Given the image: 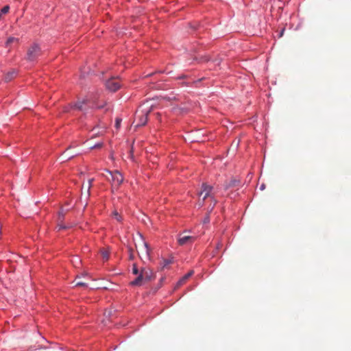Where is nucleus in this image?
Instances as JSON below:
<instances>
[{"label":"nucleus","mask_w":351,"mask_h":351,"mask_svg":"<svg viewBox=\"0 0 351 351\" xmlns=\"http://www.w3.org/2000/svg\"><path fill=\"white\" fill-rule=\"evenodd\" d=\"M213 191L214 188L212 186L208 185L206 183L202 184L201 191L198 193L199 197H202V199L201 200L199 199L198 201L199 207H202L204 205V201L209 197L210 198L211 204L208 208L210 209V211H211L213 209L217 203V200L215 199L214 197L215 192Z\"/></svg>","instance_id":"f257e3e1"},{"label":"nucleus","mask_w":351,"mask_h":351,"mask_svg":"<svg viewBox=\"0 0 351 351\" xmlns=\"http://www.w3.org/2000/svg\"><path fill=\"white\" fill-rule=\"evenodd\" d=\"M152 110V106L148 109L138 110L136 112L133 124L135 123V127L143 126L147 121V116Z\"/></svg>","instance_id":"f03ea898"},{"label":"nucleus","mask_w":351,"mask_h":351,"mask_svg":"<svg viewBox=\"0 0 351 351\" xmlns=\"http://www.w3.org/2000/svg\"><path fill=\"white\" fill-rule=\"evenodd\" d=\"M42 55L40 47L37 43L31 45L27 50V60L29 61H34Z\"/></svg>","instance_id":"7ed1b4c3"},{"label":"nucleus","mask_w":351,"mask_h":351,"mask_svg":"<svg viewBox=\"0 0 351 351\" xmlns=\"http://www.w3.org/2000/svg\"><path fill=\"white\" fill-rule=\"evenodd\" d=\"M68 210L69 209L67 208H62L58 212L56 226V229L58 230V231H60L61 230H67L73 227V224H64V217Z\"/></svg>","instance_id":"20e7f679"},{"label":"nucleus","mask_w":351,"mask_h":351,"mask_svg":"<svg viewBox=\"0 0 351 351\" xmlns=\"http://www.w3.org/2000/svg\"><path fill=\"white\" fill-rule=\"evenodd\" d=\"M106 173L112 178V185L118 187L123 181V177L118 171L113 172L106 171Z\"/></svg>","instance_id":"39448f33"},{"label":"nucleus","mask_w":351,"mask_h":351,"mask_svg":"<svg viewBox=\"0 0 351 351\" xmlns=\"http://www.w3.org/2000/svg\"><path fill=\"white\" fill-rule=\"evenodd\" d=\"M106 87L112 92H115L121 87L119 79L118 77H112L106 82Z\"/></svg>","instance_id":"423d86ee"},{"label":"nucleus","mask_w":351,"mask_h":351,"mask_svg":"<svg viewBox=\"0 0 351 351\" xmlns=\"http://www.w3.org/2000/svg\"><path fill=\"white\" fill-rule=\"evenodd\" d=\"M147 282V281L145 280V278H144L142 272L140 271V274H138V276L130 282V285L132 286H141Z\"/></svg>","instance_id":"0eeeda50"},{"label":"nucleus","mask_w":351,"mask_h":351,"mask_svg":"<svg viewBox=\"0 0 351 351\" xmlns=\"http://www.w3.org/2000/svg\"><path fill=\"white\" fill-rule=\"evenodd\" d=\"M193 241H194V238L191 236L180 235L178 238V243L180 245H184L187 243H191L192 242H193Z\"/></svg>","instance_id":"6e6552de"},{"label":"nucleus","mask_w":351,"mask_h":351,"mask_svg":"<svg viewBox=\"0 0 351 351\" xmlns=\"http://www.w3.org/2000/svg\"><path fill=\"white\" fill-rule=\"evenodd\" d=\"M150 253V248L147 243H143V247L141 249V251L138 252V254L140 256L143 255L144 257L149 258Z\"/></svg>","instance_id":"1a4fd4ad"},{"label":"nucleus","mask_w":351,"mask_h":351,"mask_svg":"<svg viewBox=\"0 0 351 351\" xmlns=\"http://www.w3.org/2000/svg\"><path fill=\"white\" fill-rule=\"evenodd\" d=\"M141 271L142 272L144 278H145V280L147 282L149 281L153 276L152 271L149 268H143L141 269Z\"/></svg>","instance_id":"9d476101"},{"label":"nucleus","mask_w":351,"mask_h":351,"mask_svg":"<svg viewBox=\"0 0 351 351\" xmlns=\"http://www.w3.org/2000/svg\"><path fill=\"white\" fill-rule=\"evenodd\" d=\"M87 99H83L80 101H78L77 103H75L73 106V108L80 110H84L85 108H84V105L86 104L88 102Z\"/></svg>","instance_id":"9b49d317"},{"label":"nucleus","mask_w":351,"mask_h":351,"mask_svg":"<svg viewBox=\"0 0 351 351\" xmlns=\"http://www.w3.org/2000/svg\"><path fill=\"white\" fill-rule=\"evenodd\" d=\"M193 274V271H191L190 272H189L188 274H186V275H184L178 282V286H181L183 284L185 283V282L186 281V280L191 277Z\"/></svg>","instance_id":"f8f14e48"},{"label":"nucleus","mask_w":351,"mask_h":351,"mask_svg":"<svg viewBox=\"0 0 351 351\" xmlns=\"http://www.w3.org/2000/svg\"><path fill=\"white\" fill-rule=\"evenodd\" d=\"M101 254L104 261H108L110 256L109 250L108 248H104L101 250Z\"/></svg>","instance_id":"ddd939ff"},{"label":"nucleus","mask_w":351,"mask_h":351,"mask_svg":"<svg viewBox=\"0 0 351 351\" xmlns=\"http://www.w3.org/2000/svg\"><path fill=\"white\" fill-rule=\"evenodd\" d=\"M16 75V73L15 71H12L10 72H8L5 75V82H10L11 81Z\"/></svg>","instance_id":"4468645a"},{"label":"nucleus","mask_w":351,"mask_h":351,"mask_svg":"<svg viewBox=\"0 0 351 351\" xmlns=\"http://www.w3.org/2000/svg\"><path fill=\"white\" fill-rule=\"evenodd\" d=\"M171 263H172L171 259H163L162 263V269L165 268L168 265H169Z\"/></svg>","instance_id":"2eb2a0df"},{"label":"nucleus","mask_w":351,"mask_h":351,"mask_svg":"<svg viewBox=\"0 0 351 351\" xmlns=\"http://www.w3.org/2000/svg\"><path fill=\"white\" fill-rule=\"evenodd\" d=\"M15 41L18 42L19 39L16 38H14V37H10L7 40L6 45L8 46L9 45H10L11 43H12L13 42H15Z\"/></svg>","instance_id":"dca6fc26"},{"label":"nucleus","mask_w":351,"mask_h":351,"mask_svg":"<svg viewBox=\"0 0 351 351\" xmlns=\"http://www.w3.org/2000/svg\"><path fill=\"white\" fill-rule=\"evenodd\" d=\"M75 286L76 287H88V284L86 282H83V281H77L75 283Z\"/></svg>","instance_id":"f3484780"},{"label":"nucleus","mask_w":351,"mask_h":351,"mask_svg":"<svg viewBox=\"0 0 351 351\" xmlns=\"http://www.w3.org/2000/svg\"><path fill=\"white\" fill-rule=\"evenodd\" d=\"M9 10H10V7L8 5H5L4 6L1 10V14H6L9 12Z\"/></svg>","instance_id":"a211bd4d"},{"label":"nucleus","mask_w":351,"mask_h":351,"mask_svg":"<svg viewBox=\"0 0 351 351\" xmlns=\"http://www.w3.org/2000/svg\"><path fill=\"white\" fill-rule=\"evenodd\" d=\"M132 273L135 275H138V274H140L138 268H137V266L136 265L134 264L133 265V267H132Z\"/></svg>","instance_id":"6ab92c4d"},{"label":"nucleus","mask_w":351,"mask_h":351,"mask_svg":"<svg viewBox=\"0 0 351 351\" xmlns=\"http://www.w3.org/2000/svg\"><path fill=\"white\" fill-rule=\"evenodd\" d=\"M209 60H210V58H209L208 56H201V57L199 58V61L200 62H207V61H208Z\"/></svg>","instance_id":"aec40b11"},{"label":"nucleus","mask_w":351,"mask_h":351,"mask_svg":"<svg viewBox=\"0 0 351 351\" xmlns=\"http://www.w3.org/2000/svg\"><path fill=\"white\" fill-rule=\"evenodd\" d=\"M209 221H210V216H209V213H208V214L205 216V217L204 218V219H203V223H209Z\"/></svg>","instance_id":"412c9836"},{"label":"nucleus","mask_w":351,"mask_h":351,"mask_svg":"<svg viewBox=\"0 0 351 351\" xmlns=\"http://www.w3.org/2000/svg\"><path fill=\"white\" fill-rule=\"evenodd\" d=\"M76 155H77V154H71V155H69V156H64V161L70 160L71 158H73Z\"/></svg>","instance_id":"4be33fe9"},{"label":"nucleus","mask_w":351,"mask_h":351,"mask_svg":"<svg viewBox=\"0 0 351 351\" xmlns=\"http://www.w3.org/2000/svg\"><path fill=\"white\" fill-rule=\"evenodd\" d=\"M114 215L118 221H121V217L119 215V213L117 211L114 212Z\"/></svg>","instance_id":"5701e85b"},{"label":"nucleus","mask_w":351,"mask_h":351,"mask_svg":"<svg viewBox=\"0 0 351 351\" xmlns=\"http://www.w3.org/2000/svg\"><path fill=\"white\" fill-rule=\"evenodd\" d=\"M93 180H94V179H93V178H91V179H89V180H88V192H89L90 189V188H91V186H92V183H93Z\"/></svg>","instance_id":"b1692460"},{"label":"nucleus","mask_w":351,"mask_h":351,"mask_svg":"<svg viewBox=\"0 0 351 351\" xmlns=\"http://www.w3.org/2000/svg\"><path fill=\"white\" fill-rule=\"evenodd\" d=\"M103 145V143H97L96 145H95L94 146L91 147L90 148L91 149H94V148H100Z\"/></svg>","instance_id":"393cba45"},{"label":"nucleus","mask_w":351,"mask_h":351,"mask_svg":"<svg viewBox=\"0 0 351 351\" xmlns=\"http://www.w3.org/2000/svg\"><path fill=\"white\" fill-rule=\"evenodd\" d=\"M237 182H238L236 180H233L231 181V182L230 183L228 186H235V185H237Z\"/></svg>","instance_id":"a878e982"},{"label":"nucleus","mask_w":351,"mask_h":351,"mask_svg":"<svg viewBox=\"0 0 351 351\" xmlns=\"http://www.w3.org/2000/svg\"><path fill=\"white\" fill-rule=\"evenodd\" d=\"M104 176L109 181L112 183V178L107 173V174H104Z\"/></svg>","instance_id":"bb28decb"},{"label":"nucleus","mask_w":351,"mask_h":351,"mask_svg":"<svg viewBox=\"0 0 351 351\" xmlns=\"http://www.w3.org/2000/svg\"><path fill=\"white\" fill-rule=\"evenodd\" d=\"M120 123H121V119H117V120H116V127L117 128L119 127Z\"/></svg>","instance_id":"cd10ccee"},{"label":"nucleus","mask_w":351,"mask_h":351,"mask_svg":"<svg viewBox=\"0 0 351 351\" xmlns=\"http://www.w3.org/2000/svg\"><path fill=\"white\" fill-rule=\"evenodd\" d=\"M221 246H222V244L221 243H219L217 245L216 249L219 250V249H220L221 247Z\"/></svg>","instance_id":"c85d7f7f"},{"label":"nucleus","mask_w":351,"mask_h":351,"mask_svg":"<svg viewBox=\"0 0 351 351\" xmlns=\"http://www.w3.org/2000/svg\"><path fill=\"white\" fill-rule=\"evenodd\" d=\"M104 107V105H102V106H97V108H102Z\"/></svg>","instance_id":"c756f323"},{"label":"nucleus","mask_w":351,"mask_h":351,"mask_svg":"<svg viewBox=\"0 0 351 351\" xmlns=\"http://www.w3.org/2000/svg\"><path fill=\"white\" fill-rule=\"evenodd\" d=\"M261 189H264V185H262V186H261Z\"/></svg>","instance_id":"7c9ffc66"}]
</instances>
